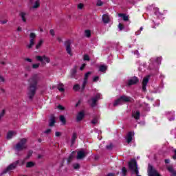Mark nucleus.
<instances>
[{
    "mask_svg": "<svg viewBox=\"0 0 176 176\" xmlns=\"http://www.w3.org/2000/svg\"><path fill=\"white\" fill-rule=\"evenodd\" d=\"M54 123H56V120L54 119V117H52L50 120V127L54 126Z\"/></svg>",
    "mask_w": 176,
    "mask_h": 176,
    "instance_id": "obj_30",
    "label": "nucleus"
},
{
    "mask_svg": "<svg viewBox=\"0 0 176 176\" xmlns=\"http://www.w3.org/2000/svg\"><path fill=\"white\" fill-rule=\"evenodd\" d=\"M141 34V32L140 30H138L136 32H135V35H140Z\"/></svg>",
    "mask_w": 176,
    "mask_h": 176,
    "instance_id": "obj_63",
    "label": "nucleus"
},
{
    "mask_svg": "<svg viewBox=\"0 0 176 176\" xmlns=\"http://www.w3.org/2000/svg\"><path fill=\"white\" fill-rule=\"evenodd\" d=\"M87 155V152L85 151H80L77 153V159L78 160H80L81 159H83Z\"/></svg>",
    "mask_w": 176,
    "mask_h": 176,
    "instance_id": "obj_13",
    "label": "nucleus"
},
{
    "mask_svg": "<svg viewBox=\"0 0 176 176\" xmlns=\"http://www.w3.org/2000/svg\"><path fill=\"white\" fill-rule=\"evenodd\" d=\"M148 82H149V76H146L143 78V80L142 82V90L143 91H146V86Z\"/></svg>",
    "mask_w": 176,
    "mask_h": 176,
    "instance_id": "obj_9",
    "label": "nucleus"
},
{
    "mask_svg": "<svg viewBox=\"0 0 176 176\" xmlns=\"http://www.w3.org/2000/svg\"><path fill=\"white\" fill-rule=\"evenodd\" d=\"M97 6H102V1L101 0H98L96 3Z\"/></svg>",
    "mask_w": 176,
    "mask_h": 176,
    "instance_id": "obj_44",
    "label": "nucleus"
},
{
    "mask_svg": "<svg viewBox=\"0 0 176 176\" xmlns=\"http://www.w3.org/2000/svg\"><path fill=\"white\" fill-rule=\"evenodd\" d=\"M163 89H164V85L161 84L159 87L154 88V89L151 92L155 94L162 93V91L163 90Z\"/></svg>",
    "mask_w": 176,
    "mask_h": 176,
    "instance_id": "obj_14",
    "label": "nucleus"
},
{
    "mask_svg": "<svg viewBox=\"0 0 176 176\" xmlns=\"http://www.w3.org/2000/svg\"><path fill=\"white\" fill-rule=\"evenodd\" d=\"M26 71H31V67L28 66L25 67Z\"/></svg>",
    "mask_w": 176,
    "mask_h": 176,
    "instance_id": "obj_61",
    "label": "nucleus"
},
{
    "mask_svg": "<svg viewBox=\"0 0 176 176\" xmlns=\"http://www.w3.org/2000/svg\"><path fill=\"white\" fill-rule=\"evenodd\" d=\"M119 17H122L124 21H129V16L126 15L125 14H118Z\"/></svg>",
    "mask_w": 176,
    "mask_h": 176,
    "instance_id": "obj_27",
    "label": "nucleus"
},
{
    "mask_svg": "<svg viewBox=\"0 0 176 176\" xmlns=\"http://www.w3.org/2000/svg\"><path fill=\"white\" fill-rule=\"evenodd\" d=\"M73 167L75 170H78V168H79V164H74Z\"/></svg>",
    "mask_w": 176,
    "mask_h": 176,
    "instance_id": "obj_43",
    "label": "nucleus"
},
{
    "mask_svg": "<svg viewBox=\"0 0 176 176\" xmlns=\"http://www.w3.org/2000/svg\"><path fill=\"white\" fill-rule=\"evenodd\" d=\"M0 82H5V78L2 76H0Z\"/></svg>",
    "mask_w": 176,
    "mask_h": 176,
    "instance_id": "obj_53",
    "label": "nucleus"
},
{
    "mask_svg": "<svg viewBox=\"0 0 176 176\" xmlns=\"http://www.w3.org/2000/svg\"><path fill=\"white\" fill-rule=\"evenodd\" d=\"M155 16H157V17H158V19H162V17L163 16V14L160 13V12H159V8L155 9Z\"/></svg>",
    "mask_w": 176,
    "mask_h": 176,
    "instance_id": "obj_25",
    "label": "nucleus"
},
{
    "mask_svg": "<svg viewBox=\"0 0 176 176\" xmlns=\"http://www.w3.org/2000/svg\"><path fill=\"white\" fill-rule=\"evenodd\" d=\"M27 148V139L23 138L16 144L15 149L16 151H23Z\"/></svg>",
    "mask_w": 176,
    "mask_h": 176,
    "instance_id": "obj_4",
    "label": "nucleus"
},
{
    "mask_svg": "<svg viewBox=\"0 0 176 176\" xmlns=\"http://www.w3.org/2000/svg\"><path fill=\"white\" fill-rule=\"evenodd\" d=\"M34 166H35V164L32 162H29L26 164V167L27 168L34 167Z\"/></svg>",
    "mask_w": 176,
    "mask_h": 176,
    "instance_id": "obj_32",
    "label": "nucleus"
},
{
    "mask_svg": "<svg viewBox=\"0 0 176 176\" xmlns=\"http://www.w3.org/2000/svg\"><path fill=\"white\" fill-rule=\"evenodd\" d=\"M57 108L59 109L60 111H64L65 109L64 107H63L61 104L58 105Z\"/></svg>",
    "mask_w": 176,
    "mask_h": 176,
    "instance_id": "obj_45",
    "label": "nucleus"
},
{
    "mask_svg": "<svg viewBox=\"0 0 176 176\" xmlns=\"http://www.w3.org/2000/svg\"><path fill=\"white\" fill-rule=\"evenodd\" d=\"M30 43L27 45L28 49H32V46L35 45V38H36V34L35 33H30Z\"/></svg>",
    "mask_w": 176,
    "mask_h": 176,
    "instance_id": "obj_7",
    "label": "nucleus"
},
{
    "mask_svg": "<svg viewBox=\"0 0 176 176\" xmlns=\"http://www.w3.org/2000/svg\"><path fill=\"white\" fill-rule=\"evenodd\" d=\"M58 89L59 90V91H61V93H64L65 91V89H64V85L63 83H59L58 85Z\"/></svg>",
    "mask_w": 176,
    "mask_h": 176,
    "instance_id": "obj_26",
    "label": "nucleus"
},
{
    "mask_svg": "<svg viewBox=\"0 0 176 176\" xmlns=\"http://www.w3.org/2000/svg\"><path fill=\"white\" fill-rule=\"evenodd\" d=\"M41 6V0H36L32 4V9H38Z\"/></svg>",
    "mask_w": 176,
    "mask_h": 176,
    "instance_id": "obj_16",
    "label": "nucleus"
},
{
    "mask_svg": "<svg viewBox=\"0 0 176 176\" xmlns=\"http://www.w3.org/2000/svg\"><path fill=\"white\" fill-rule=\"evenodd\" d=\"M134 54H135L137 57H138L140 56V52H138V51L136 50L134 52Z\"/></svg>",
    "mask_w": 176,
    "mask_h": 176,
    "instance_id": "obj_58",
    "label": "nucleus"
},
{
    "mask_svg": "<svg viewBox=\"0 0 176 176\" xmlns=\"http://www.w3.org/2000/svg\"><path fill=\"white\" fill-rule=\"evenodd\" d=\"M66 51H67V53L68 54L69 56H72L73 54H72V50L71 49V45L69 44H67L66 45Z\"/></svg>",
    "mask_w": 176,
    "mask_h": 176,
    "instance_id": "obj_22",
    "label": "nucleus"
},
{
    "mask_svg": "<svg viewBox=\"0 0 176 176\" xmlns=\"http://www.w3.org/2000/svg\"><path fill=\"white\" fill-rule=\"evenodd\" d=\"M85 36H87V38H90V36L91 35V32H90V30H87L85 32Z\"/></svg>",
    "mask_w": 176,
    "mask_h": 176,
    "instance_id": "obj_33",
    "label": "nucleus"
},
{
    "mask_svg": "<svg viewBox=\"0 0 176 176\" xmlns=\"http://www.w3.org/2000/svg\"><path fill=\"white\" fill-rule=\"evenodd\" d=\"M127 173V169L126 167H123L122 169V174L123 176H126V174Z\"/></svg>",
    "mask_w": 176,
    "mask_h": 176,
    "instance_id": "obj_35",
    "label": "nucleus"
},
{
    "mask_svg": "<svg viewBox=\"0 0 176 176\" xmlns=\"http://www.w3.org/2000/svg\"><path fill=\"white\" fill-rule=\"evenodd\" d=\"M85 67H86V64L84 63V64H82V65H81V67H80V71H83Z\"/></svg>",
    "mask_w": 176,
    "mask_h": 176,
    "instance_id": "obj_50",
    "label": "nucleus"
},
{
    "mask_svg": "<svg viewBox=\"0 0 176 176\" xmlns=\"http://www.w3.org/2000/svg\"><path fill=\"white\" fill-rule=\"evenodd\" d=\"M42 43H43V41L40 40L38 41V43L36 45V49H39V47H41V46H42Z\"/></svg>",
    "mask_w": 176,
    "mask_h": 176,
    "instance_id": "obj_34",
    "label": "nucleus"
},
{
    "mask_svg": "<svg viewBox=\"0 0 176 176\" xmlns=\"http://www.w3.org/2000/svg\"><path fill=\"white\" fill-rule=\"evenodd\" d=\"M146 98L148 100V101H153V98H150L149 96H147Z\"/></svg>",
    "mask_w": 176,
    "mask_h": 176,
    "instance_id": "obj_54",
    "label": "nucleus"
},
{
    "mask_svg": "<svg viewBox=\"0 0 176 176\" xmlns=\"http://www.w3.org/2000/svg\"><path fill=\"white\" fill-rule=\"evenodd\" d=\"M74 90H75V91H78V90H79V89H80V86L78 84L75 85L73 87Z\"/></svg>",
    "mask_w": 176,
    "mask_h": 176,
    "instance_id": "obj_38",
    "label": "nucleus"
},
{
    "mask_svg": "<svg viewBox=\"0 0 176 176\" xmlns=\"http://www.w3.org/2000/svg\"><path fill=\"white\" fill-rule=\"evenodd\" d=\"M102 21L103 23H104V24H108V23H109V21L111 20V19L109 18V15L108 14H104L102 17Z\"/></svg>",
    "mask_w": 176,
    "mask_h": 176,
    "instance_id": "obj_18",
    "label": "nucleus"
},
{
    "mask_svg": "<svg viewBox=\"0 0 176 176\" xmlns=\"http://www.w3.org/2000/svg\"><path fill=\"white\" fill-rule=\"evenodd\" d=\"M107 68L108 67H107V65H100L99 67V71L100 72H105V71H107Z\"/></svg>",
    "mask_w": 176,
    "mask_h": 176,
    "instance_id": "obj_29",
    "label": "nucleus"
},
{
    "mask_svg": "<svg viewBox=\"0 0 176 176\" xmlns=\"http://www.w3.org/2000/svg\"><path fill=\"white\" fill-rule=\"evenodd\" d=\"M102 98V95L100 93H96V94L94 96V97L91 98L89 100V104L91 105V107H96L97 105V100H101Z\"/></svg>",
    "mask_w": 176,
    "mask_h": 176,
    "instance_id": "obj_5",
    "label": "nucleus"
},
{
    "mask_svg": "<svg viewBox=\"0 0 176 176\" xmlns=\"http://www.w3.org/2000/svg\"><path fill=\"white\" fill-rule=\"evenodd\" d=\"M91 123L93 124H97L98 123V118H94L92 121Z\"/></svg>",
    "mask_w": 176,
    "mask_h": 176,
    "instance_id": "obj_41",
    "label": "nucleus"
},
{
    "mask_svg": "<svg viewBox=\"0 0 176 176\" xmlns=\"http://www.w3.org/2000/svg\"><path fill=\"white\" fill-rule=\"evenodd\" d=\"M162 64V57H154L150 59V69H153V67L155 68H157L158 65Z\"/></svg>",
    "mask_w": 176,
    "mask_h": 176,
    "instance_id": "obj_3",
    "label": "nucleus"
},
{
    "mask_svg": "<svg viewBox=\"0 0 176 176\" xmlns=\"http://www.w3.org/2000/svg\"><path fill=\"white\" fill-rule=\"evenodd\" d=\"M41 79H42V77H41V76L38 74H34L28 80L30 87L28 88V96L29 98H32L35 96L36 85H38V82H39Z\"/></svg>",
    "mask_w": 176,
    "mask_h": 176,
    "instance_id": "obj_1",
    "label": "nucleus"
},
{
    "mask_svg": "<svg viewBox=\"0 0 176 176\" xmlns=\"http://www.w3.org/2000/svg\"><path fill=\"white\" fill-rule=\"evenodd\" d=\"M133 100V98L130 96L126 95H122L119 97L113 103L114 107H118V105H123L125 102H130Z\"/></svg>",
    "mask_w": 176,
    "mask_h": 176,
    "instance_id": "obj_2",
    "label": "nucleus"
},
{
    "mask_svg": "<svg viewBox=\"0 0 176 176\" xmlns=\"http://www.w3.org/2000/svg\"><path fill=\"white\" fill-rule=\"evenodd\" d=\"M90 75H91V72H88L85 74L84 80L82 82L81 90H85V87H86V85H87V79H89V76H90Z\"/></svg>",
    "mask_w": 176,
    "mask_h": 176,
    "instance_id": "obj_10",
    "label": "nucleus"
},
{
    "mask_svg": "<svg viewBox=\"0 0 176 176\" xmlns=\"http://www.w3.org/2000/svg\"><path fill=\"white\" fill-rule=\"evenodd\" d=\"M16 135L17 132H16L15 131H10L7 133L6 138L7 140H12V138L16 137Z\"/></svg>",
    "mask_w": 176,
    "mask_h": 176,
    "instance_id": "obj_15",
    "label": "nucleus"
},
{
    "mask_svg": "<svg viewBox=\"0 0 176 176\" xmlns=\"http://www.w3.org/2000/svg\"><path fill=\"white\" fill-rule=\"evenodd\" d=\"M132 116H133L135 120H138V119H140V117L141 116V113L138 111H134L132 113Z\"/></svg>",
    "mask_w": 176,
    "mask_h": 176,
    "instance_id": "obj_19",
    "label": "nucleus"
},
{
    "mask_svg": "<svg viewBox=\"0 0 176 176\" xmlns=\"http://www.w3.org/2000/svg\"><path fill=\"white\" fill-rule=\"evenodd\" d=\"M140 82V80H138V78L137 77H133L131 79H129L127 82L128 86H131L133 85H137Z\"/></svg>",
    "mask_w": 176,
    "mask_h": 176,
    "instance_id": "obj_11",
    "label": "nucleus"
},
{
    "mask_svg": "<svg viewBox=\"0 0 176 176\" xmlns=\"http://www.w3.org/2000/svg\"><path fill=\"white\" fill-rule=\"evenodd\" d=\"M118 30L119 31H123V30H124V26L122 23H119Z\"/></svg>",
    "mask_w": 176,
    "mask_h": 176,
    "instance_id": "obj_37",
    "label": "nucleus"
},
{
    "mask_svg": "<svg viewBox=\"0 0 176 176\" xmlns=\"http://www.w3.org/2000/svg\"><path fill=\"white\" fill-rule=\"evenodd\" d=\"M17 167L16 162H13L12 164H10L3 171V174H6V173H12L13 170H14Z\"/></svg>",
    "mask_w": 176,
    "mask_h": 176,
    "instance_id": "obj_8",
    "label": "nucleus"
},
{
    "mask_svg": "<svg viewBox=\"0 0 176 176\" xmlns=\"http://www.w3.org/2000/svg\"><path fill=\"white\" fill-rule=\"evenodd\" d=\"M89 60H90V57L89 56V55L87 54L84 55V57H83L84 61H89Z\"/></svg>",
    "mask_w": 176,
    "mask_h": 176,
    "instance_id": "obj_39",
    "label": "nucleus"
},
{
    "mask_svg": "<svg viewBox=\"0 0 176 176\" xmlns=\"http://www.w3.org/2000/svg\"><path fill=\"white\" fill-rule=\"evenodd\" d=\"M72 160V155H70L68 159H67V162L68 163H69V162H71V160Z\"/></svg>",
    "mask_w": 176,
    "mask_h": 176,
    "instance_id": "obj_59",
    "label": "nucleus"
},
{
    "mask_svg": "<svg viewBox=\"0 0 176 176\" xmlns=\"http://www.w3.org/2000/svg\"><path fill=\"white\" fill-rule=\"evenodd\" d=\"M78 9H83V4L82 3H79L78 5Z\"/></svg>",
    "mask_w": 176,
    "mask_h": 176,
    "instance_id": "obj_51",
    "label": "nucleus"
},
{
    "mask_svg": "<svg viewBox=\"0 0 176 176\" xmlns=\"http://www.w3.org/2000/svg\"><path fill=\"white\" fill-rule=\"evenodd\" d=\"M32 155V151H29V152L28 153V159H29V157H31Z\"/></svg>",
    "mask_w": 176,
    "mask_h": 176,
    "instance_id": "obj_48",
    "label": "nucleus"
},
{
    "mask_svg": "<svg viewBox=\"0 0 176 176\" xmlns=\"http://www.w3.org/2000/svg\"><path fill=\"white\" fill-rule=\"evenodd\" d=\"M39 63H34L32 65L33 69H38V68H39Z\"/></svg>",
    "mask_w": 176,
    "mask_h": 176,
    "instance_id": "obj_36",
    "label": "nucleus"
},
{
    "mask_svg": "<svg viewBox=\"0 0 176 176\" xmlns=\"http://www.w3.org/2000/svg\"><path fill=\"white\" fill-rule=\"evenodd\" d=\"M165 163H166L167 164H168V163H170V160L168 159L165 160Z\"/></svg>",
    "mask_w": 176,
    "mask_h": 176,
    "instance_id": "obj_64",
    "label": "nucleus"
},
{
    "mask_svg": "<svg viewBox=\"0 0 176 176\" xmlns=\"http://www.w3.org/2000/svg\"><path fill=\"white\" fill-rule=\"evenodd\" d=\"M85 118V111H80L76 116L77 122H80Z\"/></svg>",
    "mask_w": 176,
    "mask_h": 176,
    "instance_id": "obj_17",
    "label": "nucleus"
},
{
    "mask_svg": "<svg viewBox=\"0 0 176 176\" xmlns=\"http://www.w3.org/2000/svg\"><path fill=\"white\" fill-rule=\"evenodd\" d=\"M6 23H8V20H3V21H1V24H6Z\"/></svg>",
    "mask_w": 176,
    "mask_h": 176,
    "instance_id": "obj_55",
    "label": "nucleus"
},
{
    "mask_svg": "<svg viewBox=\"0 0 176 176\" xmlns=\"http://www.w3.org/2000/svg\"><path fill=\"white\" fill-rule=\"evenodd\" d=\"M6 111L5 110H3L0 113V118H3L5 116Z\"/></svg>",
    "mask_w": 176,
    "mask_h": 176,
    "instance_id": "obj_47",
    "label": "nucleus"
},
{
    "mask_svg": "<svg viewBox=\"0 0 176 176\" xmlns=\"http://www.w3.org/2000/svg\"><path fill=\"white\" fill-rule=\"evenodd\" d=\"M160 105V102H159V101L156 102L153 104L154 107H159Z\"/></svg>",
    "mask_w": 176,
    "mask_h": 176,
    "instance_id": "obj_52",
    "label": "nucleus"
},
{
    "mask_svg": "<svg viewBox=\"0 0 176 176\" xmlns=\"http://www.w3.org/2000/svg\"><path fill=\"white\" fill-rule=\"evenodd\" d=\"M113 147V144L111 143L109 145L106 146L107 149L111 150Z\"/></svg>",
    "mask_w": 176,
    "mask_h": 176,
    "instance_id": "obj_42",
    "label": "nucleus"
},
{
    "mask_svg": "<svg viewBox=\"0 0 176 176\" xmlns=\"http://www.w3.org/2000/svg\"><path fill=\"white\" fill-rule=\"evenodd\" d=\"M50 34H51L52 35V36H54V30H51L50 31Z\"/></svg>",
    "mask_w": 176,
    "mask_h": 176,
    "instance_id": "obj_57",
    "label": "nucleus"
},
{
    "mask_svg": "<svg viewBox=\"0 0 176 176\" xmlns=\"http://www.w3.org/2000/svg\"><path fill=\"white\" fill-rule=\"evenodd\" d=\"M146 108H147V109H146V111H149V109H151V107H149V104H146Z\"/></svg>",
    "mask_w": 176,
    "mask_h": 176,
    "instance_id": "obj_60",
    "label": "nucleus"
},
{
    "mask_svg": "<svg viewBox=\"0 0 176 176\" xmlns=\"http://www.w3.org/2000/svg\"><path fill=\"white\" fill-rule=\"evenodd\" d=\"M16 166H24L25 164V160H19L14 162Z\"/></svg>",
    "mask_w": 176,
    "mask_h": 176,
    "instance_id": "obj_24",
    "label": "nucleus"
},
{
    "mask_svg": "<svg viewBox=\"0 0 176 176\" xmlns=\"http://www.w3.org/2000/svg\"><path fill=\"white\" fill-rule=\"evenodd\" d=\"M173 159H174V160H176V150H175V155L173 156Z\"/></svg>",
    "mask_w": 176,
    "mask_h": 176,
    "instance_id": "obj_62",
    "label": "nucleus"
},
{
    "mask_svg": "<svg viewBox=\"0 0 176 176\" xmlns=\"http://www.w3.org/2000/svg\"><path fill=\"white\" fill-rule=\"evenodd\" d=\"M167 116L170 122H173V120L175 119V118L174 117V113L173 112H170V111L167 112Z\"/></svg>",
    "mask_w": 176,
    "mask_h": 176,
    "instance_id": "obj_20",
    "label": "nucleus"
},
{
    "mask_svg": "<svg viewBox=\"0 0 176 176\" xmlns=\"http://www.w3.org/2000/svg\"><path fill=\"white\" fill-rule=\"evenodd\" d=\"M78 138V135L76 133H73L72 136V145H74L75 144V141H76V138Z\"/></svg>",
    "mask_w": 176,
    "mask_h": 176,
    "instance_id": "obj_28",
    "label": "nucleus"
},
{
    "mask_svg": "<svg viewBox=\"0 0 176 176\" xmlns=\"http://www.w3.org/2000/svg\"><path fill=\"white\" fill-rule=\"evenodd\" d=\"M167 170H168L169 173H172V175L176 176V172L174 170V168L173 166H169L167 167Z\"/></svg>",
    "mask_w": 176,
    "mask_h": 176,
    "instance_id": "obj_23",
    "label": "nucleus"
},
{
    "mask_svg": "<svg viewBox=\"0 0 176 176\" xmlns=\"http://www.w3.org/2000/svg\"><path fill=\"white\" fill-rule=\"evenodd\" d=\"M51 132H52V129H48L44 131L45 134H50Z\"/></svg>",
    "mask_w": 176,
    "mask_h": 176,
    "instance_id": "obj_46",
    "label": "nucleus"
},
{
    "mask_svg": "<svg viewBox=\"0 0 176 176\" xmlns=\"http://www.w3.org/2000/svg\"><path fill=\"white\" fill-rule=\"evenodd\" d=\"M133 138H134V133L129 132L126 137L127 144H130L133 141Z\"/></svg>",
    "mask_w": 176,
    "mask_h": 176,
    "instance_id": "obj_12",
    "label": "nucleus"
},
{
    "mask_svg": "<svg viewBox=\"0 0 176 176\" xmlns=\"http://www.w3.org/2000/svg\"><path fill=\"white\" fill-rule=\"evenodd\" d=\"M62 124H65L66 120H65V117L64 116H60L59 118Z\"/></svg>",
    "mask_w": 176,
    "mask_h": 176,
    "instance_id": "obj_31",
    "label": "nucleus"
},
{
    "mask_svg": "<svg viewBox=\"0 0 176 176\" xmlns=\"http://www.w3.org/2000/svg\"><path fill=\"white\" fill-rule=\"evenodd\" d=\"M35 58L37 61H40L41 63H45L49 64L50 63V57L43 55V56H36Z\"/></svg>",
    "mask_w": 176,
    "mask_h": 176,
    "instance_id": "obj_6",
    "label": "nucleus"
},
{
    "mask_svg": "<svg viewBox=\"0 0 176 176\" xmlns=\"http://www.w3.org/2000/svg\"><path fill=\"white\" fill-rule=\"evenodd\" d=\"M20 16L21 17L22 21L23 23H26L27 21V12H22L20 13Z\"/></svg>",
    "mask_w": 176,
    "mask_h": 176,
    "instance_id": "obj_21",
    "label": "nucleus"
},
{
    "mask_svg": "<svg viewBox=\"0 0 176 176\" xmlns=\"http://www.w3.org/2000/svg\"><path fill=\"white\" fill-rule=\"evenodd\" d=\"M25 61H28V63H32V59L30 58H25Z\"/></svg>",
    "mask_w": 176,
    "mask_h": 176,
    "instance_id": "obj_49",
    "label": "nucleus"
},
{
    "mask_svg": "<svg viewBox=\"0 0 176 176\" xmlns=\"http://www.w3.org/2000/svg\"><path fill=\"white\" fill-rule=\"evenodd\" d=\"M55 135L56 137H60L61 135V133L60 132H56Z\"/></svg>",
    "mask_w": 176,
    "mask_h": 176,
    "instance_id": "obj_56",
    "label": "nucleus"
},
{
    "mask_svg": "<svg viewBox=\"0 0 176 176\" xmlns=\"http://www.w3.org/2000/svg\"><path fill=\"white\" fill-rule=\"evenodd\" d=\"M100 81V76H94L93 82H96Z\"/></svg>",
    "mask_w": 176,
    "mask_h": 176,
    "instance_id": "obj_40",
    "label": "nucleus"
}]
</instances>
